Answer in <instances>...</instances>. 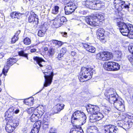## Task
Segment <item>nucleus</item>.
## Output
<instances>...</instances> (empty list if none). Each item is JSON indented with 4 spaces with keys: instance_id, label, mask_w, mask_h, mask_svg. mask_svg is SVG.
I'll return each mask as SVG.
<instances>
[{
    "instance_id": "nucleus-23",
    "label": "nucleus",
    "mask_w": 133,
    "mask_h": 133,
    "mask_svg": "<svg viewBox=\"0 0 133 133\" xmlns=\"http://www.w3.org/2000/svg\"><path fill=\"white\" fill-rule=\"evenodd\" d=\"M45 108L42 105H39L37 108V114L41 117L45 112Z\"/></svg>"
},
{
    "instance_id": "nucleus-61",
    "label": "nucleus",
    "mask_w": 133,
    "mask_h": 133,
    "mask_svg": "<svg viewBox=\"0 0 133 133\" xmlns=\"http://www.w3.org/2000/svg\"><path fill=\"white\" fill-rule=\"evenodd\" d=\"M36 50L35 49H33L31 50L30 51L31 52H33L36 51Z\"/></svg>"
},
{
    "instance_id": "nucleus-56",
    "label": "nucleus",
    "mask_w": 133,
    "mask_h": 133,
    "mask_svg": "<svg viewBox=\"0 0 133 133\" xmlns=\"http://www.w3.org/2000/svg\"><path fill=\"white\" fill-rule=\"evenodd\" d=\"M61 34L62 36L64 37H66L67 35V33L66 32H62Z\"/></svg>"
},
{
    "instance_id": "nucleus-15",
    "label": "nucleus",
    "mask_w": 133,
    "mask_h": 133,
    "mask_svg": "<svg viewBox=\"0 0 133 133\" xmlns=\"http://www.w3.org/2000/svg\"><path fill=\"white\" fill-rule=\"evenodd\" d=\"M41 124V122L40 121L36 122L33 125V128L31 133H38Z\"/></svg>"
},
{
    "instance_id": "nucleus-39",
    "label": "nucleus",
    "mask_w": 133,
    "mask_h": 133,
    "mask_svg": "<svg viewBox=\"0 0 133 133\" xmlns=\"http://www.w3.org/2000/svg\"><path fill=\"white\" fill-rule=\"evenodd\" d=\"M46 29H45L44 30H39L38 32V35L40 37L43 36L45 34Z\"/></svg>"
},
{
    "instance_id": "nucleus-45",
    "label": "nucleus",
    "mask_w": 133,
    "mask_h": 133,
    "mask_svg": "<svg viewBox=\"0 0 133 133\" xmlns=\"http://www.w3.org/2000/svg\"><path fill=\"white\" fill-rule=\"evenodd\" d=\"M43 128L48 127V126L49 124V122H43Z\"/></svg>"
},
{
    "instance_id": "nucleus-63",
    "label": "nucleus",
    "mask_w": 133,
    "mask_h": 133,
    "mask_svg": "<svg viewBox=\"0 0 133 133\" xmlns=\"http://www.w3.org/2000/svg\"><path fill=\"white\" fill-rule=\"evenodd\" d=\"M44 49L45 51H46L48 50V48L46 47H44Z\"/></svg>"
},
{
    "instance_id": "nucleus-25",
    "label": "nucleus",
    "mask_w": 133,
    "mask_h": 133,
    "mask_svg": "<svg viewBox=\"0 0 133 133\" xmlns=\"http://www.w3.org/2000/svg\"><path fill=\"white\" fill-rule=\"evenodd\" d=\"M64 105L63 104H58L55 107V112L56 113H58V112L61 111L63 109Z\"/></svg>"
},
{
    "instance_id": "nucleus-54",
    "label": "nucleus",
    "mask_w": 133,
    "mask_h": 133,
    "mask_svg": "<svg viewBox=\"0 0 133 133\" xmlns=\"http://www.w3.org/2000/svg\"><path fill=\"white\" fill-rule=\"evenodd\" d=\"M63 44V43L61 41H58L57 45H58L59 47H61Z\"/></svg>"
},
{
    "instance_id": "nucleus-17",
    "label": "nucleus",
    "mask_w": 133,
    "mask_h": 133,
    "mask_svg": "<svg viewBox=\"0 0 133 133\" xmlns=\"http://www.w3.org/2000/svg\"><path fill=\"white\" fill-rule=\"evenodd\" d=\"M113 57L112 54L108 52H104V57L102 58V61H107L112 59Z\"/></svg>"
},
{
    "instance_id": "nucleus-35",
    "label": "nucleus",
    "mask_w": 133,
    "mask_h": 133,
    "mask_svg": "<svg viewBox=\"0 0 133 133\" xmlns=\"http://www.w3.org/2000/svg\"><path fill=\"white\" fill-rule=\"evenodd\" d=\"M133 120V116L131 115H127L125 117L124 120L125 122H132V120Z\"/></svg>"
},
{
    "instance_id": "nucleus-48",
    "label": "nucleus",
    "mask_w": 133,
    "mask_h": 133,
    "mask_svg": "<svg viewBox=\"0 0 133 133\" xmlns=\"http://www.w3.org/2000/svg\"><path fill=\"white\" fill-rule=\"evenodd\" d=\"M86 4L88 5L89 7H91L92 9V6L93 5L92 4V3L91 1H87L86 2Z\"/></svg>"
},
{
    "instance_id": "nucleus-42",
    "label": "nucleus",
    "mask_w": 133,
    "mask_h": 133,
    "mask_svg": "<svg viewBox=\"0 0 133 133\" xmlns=\"http://www.w3.org/2000/svg\"><path fill=\"white\" fill-rule=\"evenodd\" d=\"M124 121H123V120H121L120 121H118L117 122V125L118 126L120 127H122L123 128V125L124 124Z\"/></svg>"
},
{
    "instance_id": "nucleus-36",
    "label": "nucleus",
    "mask_w": 133,
    "mask_h": 133,
    "mask_svg": "<svg viewBox=\"0 0 133 133\" xmlns=\"http://www.w3.org/2000/svg\"><path fill=\"white\" fill-rule=\"evenodd\" d=\"M122 53L121 51H117L116 53V57L118 60H120L122 57Z\"/></svg>"
},
{
    "instance_id": "nucleus-1",
    "label": "nucleus",
    "mask_w": 133,
    "mask_h": 133,
    "mask_svg": "<svg viewBox=\"0 0 133 133\" xmlns=\"http://www.w3.org/2000/svg\"><path fill=\"white\" fill-rule=\"evenodd\" d=\"M117 25L122 34L133 39V25L130 23H125L121 21H117Z\"/></svg>"
},
{
    "instance_id": "nucleus-26",
    "label": "nucleus",
    "mask_w": 133,
    "mask_h": 133,
    "mask_svg": "<svg viewBox=\"0 0 133 133\" xmlns=\"http://www.w3.org/2000/svg\"><path fill=\"white\" fill-rule=\"evenodd\" d=\"M132 124V122H125V121L124 120L123 128L125 130H127L130 128L131 127Z\"/></svg>"
},
{
    "instance_id": "nucleus-16",
    "label": "nucleus",
    "mask_w": 133,
    "mask_h": 133,
    "mask_svg": "<svg viewBox=\"0 0 133 133\" xmlns=\"http://www.w3.org/2000/svg\"><path fill=\"white\" fill-rule=\"evenodd\" d=\"M104 31L103 29H99L98 30L97 32V38L102 42H105L104 36Z\"/></svg>"
},
{
    "instance_id": "nucleus-59",
    "label": "nucleus",
    "mask_w": 133,
    "mask_h": 133,
    "mask_svg": "<svg viewBox=\"0 0 133 133\" xmlns=\"http://www.w3.org/2000/svg\"><path fill=\"white\" fill-rule=\"evenodd\" d=\"M4 56V54L2 52H0V58H2Z\"/></svg>"
},
{
    "instance_id": "nucleus-8",
    "label": "nucleus",
    "mask_w": 133,
    "mask_h": 133,
    "mask_svg": "<svg viewBox=\"0 0 133 133\" xmlns=\"http://www.w3.org/2000/svg\"><path fill=\"white\" fill-rule=\"evenodd\" d=\"M18 125V123L17 121L10 119H8V121L7 123L5 130L8 132H12Z\"/></svg>"
},
{
    "instance_id": "nucleus-38",
    "label": "nucleus",
    "mask_w": 133,
    "mask_h": 133,
    "mask_svg": "<svg viewBox=\"0 0 133 133\" xmlns=\"http://www.w3.org/2000/svg\"><path fill=\"white\" fill-rule=\"evenodd\" d=\"M18 54L19 56L27 58V59H28V54H27L25 53L24 50H22L18 52Z\"/></svg>"
},
{
    "instance_id": "nucleus-34",
    "label": "nucleus",
    "mask_w": 133,
    "mask_h": 133,
    "mask_svg": "<svg viewBox=\"0 0 133 133\" xmlns=\"http://www.w3.org/2000/svg\"><path fill=\"white\" fill-rule=\"evenodd\" d=\"M114 65L112 68V71L118 70L120 69V66L118 63L114 62Z\"/></svg>"
},
{
    "instance_id": "nucleus-47",
    "label": "nucleus",
    "mask_w": 133,
    "mask_h": 133,
    "mask_svg": "<svg viewBox=\"0 0 133 133\" xmlns=\"http://www.w3.org/2000/svg\"><path fill=\"white\" fill-rule=\"evenodd\" d=\"M66 51V48H63L61 49L59 52L64 55Z\"/></svg>"
},
{
    "instance_id": "nucleus-55",
    "label": "nucleus",
    "mask_w": 133,
    "mask_h": 133,
    "mask_svg": "<svg viewBox=\"0 0 133 133\" xmlns=\"http://www.w3.org/2000/svg\"><path fill=\"white\" fill-rule=\"evenodd\" d=\"M90 45L87 44H84L83 45V47L85 48L87 50V49L90 46Z\"/></svg>"
},
{
    "instance_id": "nucleus-24",
    "label": "nucleus",
    "mask_w": 133,
    "mask_h": 133,
    "mask_svg": "<svg viewBox=\"0 0 133 133\" xmlns=\"http://www.w3.org/2000/svg\"><path fill=\"white\" fill-rule=\"evenodd\" d=\"M95 16L96 17L95 20L97 21H99V23L101 22H102L105 19L104 15L101 14H97Z\"/></svg>"
},
{
    "instance_id": "nucleus-19",
    "label": "nucleus",
    "mask_w": 133,
    "mask_h": 133,
    "mask_svg": "<svg viewBox=\"0 0 133 133\" xmlns=\"http://www.w3.org/2000/svg\"><path fill=\"white\" fill-rule=\"evenodd\" d=\"M34 59L40 66L42 67L43 66L45 61L43 59L39 57H34Z\"/></svg>"
},
{
    "instance_id": "nucleus-29",
    "label": "nucleus",
    "mask_w": 133,
    "mask_h": 133,
    "mask_svg": "<svg viewBox=\"0 0 133 133\" xmlns=\"http://www.w3.org/2000/svg\"><path fill=\"white\" fill-rule=\"evenodd\" d=\"M92 4L93 5L92 6V9H97V7H99L100 4L99 3V1H92Z\"/></svg>"
},
{
    "instance_id": "nucleus-52",
    "label": "nucleus",
    "mask_w": 133,
    "mask_h": 133,
    "mask_svg": "<svg viewBox=\"0 0 133 133\" xmlns=\"http://www.w3.org/2000/svg\"><path fill=\"white\" fill-rule=\"evenodd\" d=\"M88 12V11L86 10H83L81 11L80 13L81 14H83V15H86Z\"/></svg>"
},
{
    "instance_id": "nucleus-46",
    "label": "nucleus",
    "mask_w": 133,
    "mask_h": 133,
    "mask_svg": "<svg viewBox=\"0 0 133 133\" xmlns=\"http://www.w3.org/2000/svg\"><path fill=\"white\" fill-rule=\"evenodd\" d=\"M18 39V38L17 37H15L14 36V37L12 38V39L11 42L12 43H15L17 41Z\"/></svg>"
},
{
    "instance_id": "nucleus-31",
    "label": "nucleus",
    "mask_w": 133,
    "mask_h": 133,
    "mask_svg": "<svg viewBox=\"0 0 133 133\" xmlns=\"http://www.w3.org/2000/svg\"><path fill=\"white\" fill-rule=\"evenodd\" d=\"M88 130L90 131L91 133H95V132H97V128L95 126H90V128H87Z\"/></svg>"
},
{
    "instance_id": "nucleus-10",
    "label": "nucleus",
    "mask_w": 133,
    "mask_h": 133,
    "mask_svg": "<svg viewBox=\"0 0 133 133\" xmlns=\"http://www.w3.org/2000/svg\"><path fill=\"white\" fill-rule=\"evenodd\" d=\"M111 103H113L114 107L118 110L121 111H124L125 110L124 101L120 98H116V99L113 102H110Z\"/></svg>"
},
{
    "instance_id": "nucleus-50",
    "label": "nucleus",
    "mask_w": 133,
    "mask_h": 133,
    "mask_svg": "<svg viewBox=\"0 0 133 133\" xmlns=\"http://www.w3.org/2000/svg\"><path fill=\"white\" fill-rule=\"evenodd\" d=\"M56 129H55L52 128L50 130L49 133H56Z\"/></svg>"
},
{
    "instance_id": "nucleus-11",
    "label": "nucleus",
    "mask_w": 133,
    "mask_h": 133,
    "mask_svg": "<svg viewBox=\"0 0 133 133\" xmlns=\"http://www.w3.org/2000/svg\"><path fill=\"white\" fill-rule=\"evenodd\" d=\"M67 21V20L65 17L57 16L54 20L53 24L55 28H58L66 24Z\"/></svg>"
},
{
    "instance_id": "nucleus-20",
    "label": "nucleus",
    "mask_w": 133,
    "mask_h": 133,
    "mask_svg": "<svg viewBox=\"0 0 133 133\" xmlns=\"http://www.w3.org/2000/svg\"><path fill=\"white\" fill-rule=\"evenodd\" d=\"M114 62H108L106 64H104L103 67L104 69L108 71H112V68L114 66Z\"/></svg>"
},
{
    "instance_id": "nucleus-6",
    "label": "nucleus",
    "mask_w": 133,
    "mask_h": 133,
    "mask_svg": "<svg viewBox=\"0 0 133 133\" xmlns=\"http://www.w3.org/2000/svg\"><path fill=\"white\" fill-rule=\"evenodd\" d=\"M87 109L88 112L90 114L95 113L98 120L101 119L104 117L102 113L98 112L99 108L98 107L90 105L87 108Z\"/></svg>"
},
{
    "instance_id": "nucleus-57",
    "label": "nucleus",
    "mask_w": 133,
    "mask_h": 133,
    "mask_svg": "<svg viewBox=\"0 0 133 133\" xmlns=\"http://www.w3.org/2000/svg\"><path fill=\"white\" fill-rule=\"evenodd\" d=\"M98 122V123H100L101 124H102L103 123H104V121H102L101 119H99L97 121Z\"/></svg>"
},
{
    "instance_id": "nucleus-62",
    "label": "nucleus",
    "mask_w": 133,
    "mask_h": 133,
    "mask_svg": "<svg viewBox=\"0 0 133 133\" xmlns=\"http://www.w3.org/2000/svg\"><path fill=\"white\" fill-rule=\"evenodd\" d=\"M29 101L28 100H25L24 101V102L25 104L26 105L29 104L28 102Z\"/></svg>"
},
{
    "instance_id": "nucleus-30",
    "label": "nucleus",
    "mask_w": 133,
    "mask_h": 133,
    "mask_svg": "<svg viewBox=\"0 0 133 133\" xmlns=\"http://www.w3.org/2000/svg\"><path fill=\"white\" fill-rule=\"evenodd\" d=\"M92 115L90 117V122L94 123L98 120L95 113L91 114Z\"/></svg>"
},
{
    "instance_id": "nucleus-5",
    "label": "nucleus",
    "mask_w": 133,
    "mask_h": 133,
    "mask_svg": "<svg viewBox=\"0 0 133 133\" xmlns=\"http://www.w3.org/2000/svg\"><path fill=\"white\" fill-rule=\"evenodd\" d=\"M104 94L109 102H113L116 99V98L118 97L115 90L112 88L106 89Z\"/></svg>"
},
{
    "instance_id": "nucleus-40",
    "label": "nucleus",
    "mask_w": 133,
    "mask_h": 133,
    "mask_svg": "<svg viewBox=\"0 0 133 133\" xmlns=\"http://www.w3.org/2000/svg\"><path fill=\"white\" fill-rule=\"evenodd\" d=\"M96 48L94 47L90 46L87 49V50L91 52L94 53L95 52Z\"/></svg>"
},
{
    "instance_id": "nucleus-32",
    "label": "nucleus",
    "mask_w": 133,
    "mask_h": 133,
    "mask_svg": "<svg viewBox=\"0 0 133 133\" xmlns=\"http://www.w3.org/2000/svg\"><path fill=\"white\" fill-rule=\"evenodd\" d=\"M70 133H84V132L82 129L74 128L71 130Z\"/></svg>"
},
{
    "instance_id": "nucleus-2",
    "label": "nucleus",
    "mask_w": 133,
    "mask_h": 133,
    "mask_svg": "<svg viewBox=\"0 0 133 133\" xmlns=\"http://www.w3.org/2000/svg\"><path fill=\"white\" fill-rule=\"evenodd\" d=\"M87 117L85 114L80 111L77 110L73 114L71 117V122L74 124L83 125L86 122Z\"/></svg>"
},
{
    "instance_id": "nucleus-13",
    "label": "nucleus",
    "mask_w": 133,
    "mask_h": 133,
    "mask_svg": "<svg viewBox=\"0 0 133 133\" xmlns=\"http://www.w3.org/2000/svg\"><path fill=\"white\" fill-rule=\"evenodd\" d=\"M96 17L95 15L93 16H90L88 17V18L85 19L86 22L87 23L90 25L95 26H98L99 24V22L98 21H96Z\"/></svg>"
},
{
    "instance_id": "nucleus-3",
    "label": "nucleus",
    "mask_w": 133,
    "mask_h": 133,
    "mask_svg": "<svg viewBox=\"0 0 133 133\" xmlns=\"http://www.w3.org/2000/svg\"><path fill=\"white\" fill-rule=\"evenodd\" d=\"M95 73V71L91 67H82L81 68L80 76L78 78L80 81L83 82V78H88L89 79L91 78L93 74Z\"/></svg>"
},
{
    "instance_id": "nucleus-22",
    "label": "nucleus",
    "mask_w": 133,
    "mask_h": 133,
    "mask_svg": "<svg viewBox=\"0 0 133 133\" xmlns=\"http://www.w3.org/2000/svg\"><path fill=\"white\" fill-rule=\"evenodd\" d=\"M128 50L132 54L129 55L127 56V58L132 64H133V46H130L128 47Z\"/></svg>"
},
{
    "instance_id": "nucleus-18",
    "label": "nucleus",
    "mask_w": 133,
    "mask_h": 133,
    "mask_svg": "<svg viewBox=\"0 0 133 133\" xmlns=\"http://www.w3.org/2000/svg\"><path fill=\"white\" fill-rule=\"evenodd\" d=\"M14 112V108L13 107L9 108L5 113V117L11 119Z\"/></svg>"
},
{
    "instance_id": "nucleus-7",
    "label": "nucleus",
    "mask_w": 133,
    "mask_h": 133,
    "mask_svg": "<svg viewBox=\"0 0 133 133\" xmlns=\"http://www.w3.org/2000/svg\"><path fill=\"white\" fill-rule=\"evenodd\" d=\"M78 5L77 2L75 1L67 4L64 8L66 14L69 15L71 14L74 11L77 7Z\"/></svg>"
},
{
    "instance_id": "nucleus-27",
    "label": "nucleus",
    "mask_w": 133,
    "mask_h": 133,
    "mask_svg": "<svg viewBox=\"0 0 133 133\" xmlns=\"http://www.w3.org/2000/svg\"><path fill=\"white\" fill-rule=\"evenodd\" d=\"M37 113L32 114L31 117V120L32 122H34L38 120L39 118L41 117Z\"/></svg>"
},
{
    "instance_id": "nucleus-49",
    "label": "nucleus",
    "mask_w": 133,
    "mask_h": 133,
    "mask_svg": "<svg viewBox=\"0 0 133 133\" xmlns=\"http://www.w3.org/2000/svg\"><path fill=\"white\" fill-rule=\"evenodd\" d=\"M34 110L33 108H31L28 109V114H31L32 113Z\"/></svg>"
},
{
    "instance_id": "nucleus-64",
    "label": "nucleus",
    "mask_w": 133,
    "mask_h": 133,
    "mask_svg": "<svg viewBox=\"0 0 133 133\" xmlns=\"http://www.w3.org/2000/svg\"><path fill=\"white\" fill-rule=\"evenodd\" d=\"M2 38H0V43H2Z\"/></svg>"
},
{
    "instance_id": "nucleus-33",
    "label": "nucleus",
    "mask_w": 133,
    "mask_h": 133,
    "mask_svg": "<svg viewBox=\"0 0 133 133\" xmlns=\"http://www.w3.org/2000/svg\"><path fill=\"white\" fill-rule=\"evenodd\" d=\"M55 52V50L54 47L51 46L48 51V54L49 56H52L54 54Z\"/></svg>"
},
{
    "instance_id": "nucleus-12",
    "label": "nucleus",
    "mask_w": 133,
    "mask_h": 133,
    "mask_svg": "<svg viewBox=\"0 0 133 133\" xmlns=\"http://www.w3.org/2000/svg\"><path fill=\"white\" fill-rule=\"evenodd\" d=\"M18 60L15 58H10L7 59L6 65L5 66L3 69L2 72L5 75L11 66L16 63Z\"/></svg>"
},
{
    "instance_id": "nucleus-60",
    "label": "nucleus",
    "mask_w": 133,
    "mask_h": 133,
    "mask_svg": "<svg viewBox=\"0 0 133 133\" xmlns=\"http://www.w3.org/2000/svg\"><path fill=\"white\" fill-rule=\"evenodd\" d=\"M19 110L18 109H16L15 110H14V112L16 114L18 113L19 112Z\"/></svg>"
},
{
    "instance_id": "nucleus-9",
    "label": "nucleus",
    "mask_w": 133,
    "mask_h": 133,
    "mask_svg": "<svg viewBox=\"0 0 133 133\" xmlns=\"http://www.w3.org/2000/svg\"><path fill=\"white\" fill-rule=\"evenodd\" d=\"M127 3V2L121 0H115L114 2L115 9L118 11H121L124 8H129V6Z\"/></svg>"
},
{
    "instance_id": "nucleus-21",
    "label": "nucleus",
    "mask_w": 133,
    "mask_h": 133,
    "mask_svg": "<svg viewBox=\"0 0 133 133\" xmlns=\"http://www.w3.org/2000/svg\"><path fill=\"white\" fill-rule=\"evenodd\" d=\"M36 15L33 13L29 17V22H33L34 23L36 24L38 23V19L36 17Z\"/></svg>"
},
{
    "instance_id": "nucleus-53",
    "label": "nucleus",
    "mask_w": 133,
    "mask_h": 133,
    "mask_svg": "<svg viewBox=\"0 0 133 133\" xmlns=\"http://www.w3.org/2000/svg\"><path fill=\"white\" fill-rule=\"evenodd\" d=\"M49 122V118L48 117L46 118L45 117L43 118V122Z\"/></svg>"
},
{
    "instance_id": "nucleus-51",
    "label": "nucleus",
    "mask_w": 133,
    "mask_h": 133,
    "mask_svg": "<svg viewBox=\"0 0 133 133\" xmlns=\"http://www.w3.org/2000/svg\"><path fill=\"white\" fill-rule=\"evenodd\" d=\"M51 42L55 44V45H57L58 41L56 40H52L51 41Z\"/></svg>"
},
{
    "instance_id": "nucleus-58",
    "label": "nucleus",
    "mask_w": 133,
    "mask_h": 133,
    "mask_svg": "<svg viewBox=\"0 0 133 133\" xmlns=\"http://www.w3.org/2000/svg\"><path fill=\"white\" fill-rule=\"evenodd\" d=\"M20 31L19 30L18 31H17L16 33L15 34V37H18V35L20 34Z\"/></svg>"
},
{
    "instance_id": "nucleus-28",
    "label": "nucleus",
    "mask_w": 133,
    "mask_h": 133,
    "mask_svg": "<svg viewBox=\"0 0 133 133\" xmlns=\"http://www.w3.org/2000/svg\"><path fill=\"white\" fill-rule=\"evenodd\" d=\"M22 14L18 12H13L11 13L10 16L12 18H17L19 19L22 16Z\"/></svg>"
},
{
    "instance_id": "nucleus-41",
    "label": "nucleus",
    "mask_w": 133,
    "mask_h": 133,
    "mask_svg": "<svg viewBox=\"0 0 133 133\" xmlns=\"http://www.w3.org/2000/svg\"><path fill=\"white\" fill-rule=\"evenodd\" d=\"M24 43L26 45L30 44L31 43L30 39L28 38H26L23 40Z\"/></svg>"
},
{
    "instance_id": "nucleus-4",
    "label": "nucleus",
    "mask_w": 133,
    "mask_h": 133,
    "mask_svg": "<svg viewBox=\"0 0 133 133\" xmlns=\"http://www.w3.org/2000/svg\"><path fill=\"white\" fill-rule=\"evenodd\" d=\"M43 72L44 74L45 78V83L44 86V87H47L50 85L51 83L54 76L53 72L51 66L50 65L47 66L46 69Z\"/></svg>"
},
{
    "instance_id": "nucleus-43",
    "label": "nucleus",
    "mask_w": 133,
    "mask_h": 133,
    "mask_svg": "<svg viewBox=\"0 0 133 133\" xmlns=\"http://www.w3.org/2000/svg\"><path fill=\"white\" fill-rule=\"evenodd\" d=\"M97 56L98 59L102 61V58L104 57V52H100L98 54Z\"/></svg>"
},
{
    "instance_id": "nucleus-44",
    "label": "nucleus",
    "mask_w": 133,
    "mask_h": 133,
    "mask_svg": "<svg viewBox=\"0 0 133 133\" xmlns=\"http://www.w3.org/2000/svg\"><path fill=\"white\" fill-rule=\"evenodd\" d=\"M64 54L59 52L58 54L57 58L59 60L62 59L63 58Z\"/></svg>"
},
{
    "instance_id": "nucleus-14",
    "label": "nucleus",
    "mask_w": 133,
    "mask_h": 133,
    "mask_svg": "<svg viewBox=\"0 0 133 133\" xmlns=\"http://www.w3.org/2000/svg\"><path fill=\"white\" fill-rule=\"evenodd\" d=\"M105 133H116L117 130L116 127L111 124L104 126Z\"/></svg>"
},
{
    "instance_id": "nucleus-37",
    "label": "nucleus",
    "mask_w": 133,
    "mask_h": 133,
    "mask_svg": "<svg viewBox=\"0 0 133 133\" xmlns=\"http://www.w3.org/2000/svg\"><path fill=\"white\" fill-rule=\"evenodd\" d=\"M59 8L57 6H55L52 10V13L54 14H57L59 12Z\"/></svg>"
}]
</instances>
